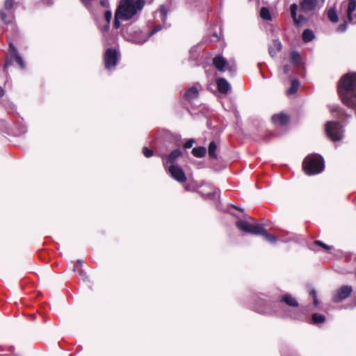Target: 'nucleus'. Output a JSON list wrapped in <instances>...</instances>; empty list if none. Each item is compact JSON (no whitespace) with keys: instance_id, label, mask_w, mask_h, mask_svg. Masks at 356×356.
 Here are the masks:
<instances>
[{"instance_id":"37","label":"nucleus","mask_w":356,"mask_h":356,"mask_svg":"<svg viewBox=\"0 0 356 356\" xmlns=\"http://www.w3.org/2000/svg\"><path fill=\"white\" fill-rule=\"evenodd\" d=\"M194 143H195V140H194V139H189V140H188L185 143V144H184V147H185L186 149H189V148H191V147L193 146V145Z\"/></svg>"},{"instance_id":"41","label":"nucleus","mask_w":356,"mask_h":356,"mask_svg":"<svg viewBox=\"0 0 356 356\" xmlns=\"http://www.w3.org/2000/svg\"><path fill=\"white\" fill-rule=\"evenodd\" d=\"M4 95L3 89L0 86V97H3Z\"/></svg>"},{"instance_id":"11","label":"nucleus","mask_w":356,"mask_h":356,"mask_svg":"<svg viewBox=\"0 0 356 356\" xmlns=\"http://www.w3.org/2000/svg\"><path fill=\"white\" fill-rule=\"evenodd\" d=\"M201 89V86L200 84H195L192 87H190L184 94L185 97L189 100H193L197 98L199 95V91Z\"/></svg>"},{"instance_id":"16","label":"nucleus","mask_w":356,"mask_h":356,"mask_svg":"<svg viewBox=\"0 0 356 356\" xmlns=\"http://www.w3.org/2000/svg\"><path fill=\"white\" fill-rule=\"evenodd\" d=\"M282 49V44L278 40L273 42V44L268 47V52L271 57H275L276 54Z\"/></svg>"},{"instance_id":"4","label":"nucleus","mask_w":356,"mask_h":356,"mask_svg":"<svg viewBox=\"0 0 356 356\" xmlns=\"http://www.w3.org/2000/svg\"><path fill=\"white\" fill-rule=\"evenodd\" d=\"M356 0H345L340 5V13L346 17L347 21L350 24L356 23Z\"/></svg>"},{"instance_id":"19","label":"nucleus","mask_w":356,"mask_h":356,"mask_svg":"<svg viewBox=\"0 0 356 356\" xmlns=\"http://www.w3.org/2000/svg\"><path fill=\"white\" fill-rule=\"evenodd\" d=\"M258 235L264 236L266 240L271 243H275L277 241V238L275 236L268 234L266 231L263 225H261V231Z\"/></svg>"},{"instance_id":"23","label":"nucleus","mask_w":356,"mask_h":356,"mask_svg":"<svg viewBox=\"0 0 356 356\" xmlns=\"http://www.w3.org/2000/svg\"><path fill=\"white\" fill-rule=\"evenodd\" d=\"M216 149H217V145L216 144V143L214 141H211L209 143V148H208L209 155L211 158H212V159L217 158V154L216 153Z\"/></svg>"},{"instance_id":"6","label":"nucleus","mask_w":356,"mask_h":356,"mask_svg":"<svg viewBox=\"0 0 356 356\" xmlns=\"http://www.w3.org/2000/svg\"><path fill=\"white\" fill-rule=\"evenodd\" d=\"M236 225L241 231L254 235H258L261 231V224H252L243 220H238Z\"/></svg>"},{"instance_id":"7","label":"nucleus","mask_w":356,"mask_h":356,"mask_svg":"<svg viewBox=\"0 0 356 356\" xmlns=\"http://www.w3.org/2000/svg\"><path fill=\"white\" fill-rule=\"evenodd\" d=\"M118 61V53L115 49H108L104 54L105 68L108 70L113 69Z\"/></svg>"},{"instance_id":"44","label":"nucleus","mask_w":356,"mask_h":356,"mask_svg":"<svg viewBox=\"0 0 356 356\" xmlns=\"http://www.w3.org/2000/svg\"><path fill=\"white\" fill-rule=\"evenodd\" d=\"M257 311H258V312H261V313L265 312V311H264V310L259 309H258V310H257Z\"/></svg>"},{"instance_id":"9","label":"nucleus","mask_w":356,"mask_h":356,"mask_svg":"<svg viewBox=\"0 0 356 356\" xmlns=\"http://www.w3.org/2000/svg\"><path fill=\"white\" fill-rule=\"evenodd\" d=\"M168 171L170 176L178 182L184 183L186 180L184 170L178 165H172L169 166Z\"/></svg>"},{"instance_id":"30","label":"nucleus","mask_w":356,"mask_h":356,"mask_svg":"<svg viewBox=\"0 0 356 356\" xmlns=\"http://www.w3.org/2000/svg\"><path fill=\"white\" fill-rule=\"evenodd\" d=\"M16 62L18 63V65L20 66L21 68L24 69L25 67V63L21 57V56L19 54H15V56H14Z\"/></svg>"},{"instance_id":"18","label":"nucleus","mask_w":356,"mask_h":356,"mask_svg":"<svg viewBox=\"0 0 356 356\" xmlns=\"http://www.w3.org/2000/svg\"><path fill=\"white\" fill-rule=\"evenodd\" d=\"M181 155V152L179 149H175L172 151L170 154L168 156L167 161H163V165L165 168H166L167 163H174L177 159H178Z\"/></svg>"},{"instance_id":"33","label":"nucleus","mask_w":356,"mask_h":356,"mask_svg":"<svg viewBox=\"0 0 356 356\" xmlns=\"http://www.w3.org/2000/svg\"><path fill=\"white\" fill-rule=\"evenodd\" d=\"M309 293L313 296L314 305L317 306L318 305V299H317L316 291L314 289H312L309 291Z\"/></svg>"},{"instance_id":"20","label":"nucleus","mask_w":356,"mask_h":356,"mask_svg":"<svg viewBox=\"0 0 356 356\" xmlns=\"http://www.w3.org/2000/svg\"><path fill=\"white\" fill-rule=\"evenodd\" d=\"M207 149L204 147H195L192 150V154L197 158L204 157L206 155Z\"/></svg>"},{"instance_id":"2","label":"nucleus","mask_w":356,"mask_h":356,"mask_svg":"<svg viewBox=\"0 0 356 356\" xmlns=\"http://www.w3.org/2000/svg\"><path fill=\"white\" fill-rule=\"evenodd\" d=\"M318 0H300V13L298 14V6L292 3L290 6V14L293 23L296 26H300L303 23L307 22L317 6Z\"/></svg>"},{"instance_id":"21","label":"nucleus","mask_w":356,"mask_h":356,"mask_svg":"<svg viewBox=\"0 0 356 356\" xmlns=\"http://www.w3.org/2000/svg\"><path fill=\"white\" fill-rule=\"evenodd\" d=\"M327 17L332 22L337 23L339 21V17L334 8H331L328 10Z\"/></svg>"},{"instance_id":"5","label":"nucleus","mask_w":356,"mask_h":356,"mask_svg":"<svg viewBox=\"0 0 356 356\" xmlns=\"http://www.w3.org/2000/svg\"><path fill=\"white\" fill-rule=\"evenodd\" d=\"M325 131L327 136L332 141L341 140L343 137L342 126L337 122H328L325 125Z\"/></svg>"},{"instance_id":"38","label":"nucleus","mask_w":356,"mask_h":356,"mask_svg":"<svg viewBox=\"0 0 356 356\" xmlns=\"http://www.w3.org/2000/svg\"><path fill=\"white\" fill-rule=\"evenodd\" d=\"M315 243L317 244V245H321V247H323L324 249H325L327 250H330V246H328L327 245L325 244L324 243H323L321 241H316Z\"/></svg>"},{"instance_id":"8","label":"nucleus","mask_w":356,"mask_h":356,"mask_svg":"<svg viewBox=\"0 0 356 356\" xmlns=\"http://www.w3.org/2000/svg\"><path fill=\"white\" fill-rule=\"evenodd\" d=\"M353 292V288L351 286L346 285L341 286L340 289L337 290L332 296V300L334 302H339L346 299Z\"/></svg>"},{"instance_id":"24","label":"nucleus","mask_w":356,"mask_h":356,"mask_svg":"<svg viewBox=\"0 0 356 356\" xmlns=\"http://www.w3.org/2000/svg\"><path fill=\"white\" fill-rule=\"evenodd\" d=\"M260 16L264 20H271V15L268 8L263 7L260 10Z\"/></svg>"},{"instance_id":"27","label":"nucleus","mask_w":356,"mask_h":356,"mask_svg":"<svg viewBox=\"0 0 356 356\" xmlns=\"http://www.w3.org/2000/svg\"><path fill=\"white\" fill-rule=\"evenodd\" d=\"M298 87H299V81L297 79H293L291 81V87L288 90L287 92L289 94H293V93L296 92V90H298Z\"/></svg>"},{"instance_id":"40","label":"nucleus","mask_w":356,"mask_h":356,"mask_svg":"<svg viewBox=\"0 0 356 356\" xmlns=\"http://www.w3.org/2000/svg\"><path fill=\"white\" fill-rule=\"evenodd\" d=\"M289 70H290L289 65H284L283 67V71H284V73H285V74H287L289 72Z\"/></svg>"},{"instance_id":"17","label":"nucleus","mask_w":356,"mask_h":356,"mask_svg":"<svg viewBox=\"0 0 356 356\" xmlns=\"http://www.w3.org/2000/svg\"><path fill=\"white\" fill-rule=\"evenodd\" d=\"M280 302H284L286 305L292 307H297L298 306L297 300L290 294L284 295L280 300Z\"/></svg>"},{"instance_id":"15","label":"nucleus","mask_w":356,"mask_h":356,"mask_svg":"<svg viewBox=\"0 0 356 356\" xmlns=\"http://www.w3.org/2000/svg\"><path fill=\"white\" fill-rule=\"evenodd\" d=\"M96 0H81V2L83 5L88 10H90L92 8L93 3ZM99 1V4L104 8L108 7V0H98Z\"/></svg>"},{"instance_id":"25","label":"nucleus","mask_w":356,"mask_h":356,"mask_svg":"<svg viewBox=\"0 0 356 356\" xmlns=\"http://www.w3.org/2000/svg\"><path fill=\"white\" fill-rule=\"evenodd\" d=\"M291 62L294 65H298L300 63V56L296 51H293L291 53L290 57Z\"/></svg>"},{"instance_id":"39","label":"nucleus","mask_w":356,"mask_h":356,"mask_svg":"<svg viewBox=\"0 0 356 356\" xmlns=\"http://www.w3.org/2000/svg\"><path fill=\"white\" fill-rule=\"evenodd\" d=\"M12 64V62L10 60H6L5 62V64H4V70H7V69Z\"/></svg>"},{"instance_id":"43","label":"nucleus","mask_w":356,"mask_h":356,"mask_svg":"<svg viewBox=\"0 0 356 356\" xmlns=\"http://www.w3.org/2000/svg\"><path fill=\"white\" fill-rule=\"evenodd\" d=\"M108 29H109V24H107L104 26V30H105V31H107Z\"/></svg>"},{"instance_id":"10","label":"nucleus","mask_w":356,"mask_h":356,"mask_svg":"<svg viewBox=\"0 0 356 356\" xmlns=\"http://www.w3.org/2000/svg\"><path fill=\"white\" fill-rule=\"evenodd\" d=\"M162 26L161 25H157L156 26L153 30H152L149 33H144L143 32H139L138 34L139 35L140 38H136L134 40V42L137 44H143L145 42L147 41V38L150 36H152V35H154V33H156V32L159 31L161 29Z\"/></svg>"},{"instance_id":"13","label":"nucleus","mask_w":356,"mask_h":356,"mask_svg":"<svg viewBox=\"0 0 356 356\" xmlns=\"http://www.w3.org/2000/svg\"><path fill=\"white\" fill-rule=\"evenodd\" d=\"M213 64L219 71L224 72L227 63L222 56H216L213 59Z\"/></svg>"},{"instance_id":"34","label":"nucleus","mask_w":356,"mask_h":356,"mask_svg":"<svg viewBox=\"0 0 356 356\" xmlns=\"http://www.w3.org/2000/svg\"><path fill=\"white\" fill-rule=\"evenodd\" d=\"M143 153L146 157H150L153 155V152L152 150L149 149L147 147H145L143 149Z\"/></svg>"},{"instance_id":"32","label":"nucleus","mask_w":356,"mask_h":356,"mask_svg":"<svg viewBox=\"0 0 356 356\" xmlns=\"http://www.w3.org/2000/svg\"><path fill=\"white\" fill-rule=\"evenodd\" d=\"M348 23H349L347 19L344 21V22L339 25L337 29V31L339 32H344L346 31L348 28Z\"/></svg>"},{"instance_id":"42","label":"nucleus","mask_w":356,"mask_h":356,"mask_svg":"<svg viewBox=\"0 0 356 356\" xmlns=\"http://www.w3.org/2000/svg\"><path fill=\"white\" fill-rule=\"evenodd\" d=\"M337 111L338 113H341V111L338 109V108H335L334 109H332V112Z\"/></svg>"},{"instance_id":"29","label":"nucleus","mask_w":356,"mask_h":356,"mask_svg":"<svg viewBox=\"0 0 356 356\" xmlns=\"http://www.w3.org/2000/svg\"><path fill=\"white\" fill-rule=\"evenodd\" d=\"M160 17L163 22H165L167 18L168 10L164 6H161L159 8Z\"/></svg>"},{"instance_id":"46","label":"nucleus","mask_w":356,"mask_h":356,"mask_svg":"<svg viewBox=\"0 0 356 356\" xmlns=\"http://www.w3.org/2000/svg\"><path fill=\"white\" fill-rule=\"evenodd\" d=\"M185 188H186V190H188V186H185Z\"/></svg>"},{"instance_id":"22","label":"nucleus","mask_w":356,"mask_h":356,"mask_svg":"<svg viewBox=\"0 0 356 356\" xmlns=\"http://www.w3.org/2000/svg\"><path fill=\"white\" fill-rule=\"evenodd\" d=\"M302 40L305 42H309L314 38L313 31L309 29H305L302 33Z\"/></svg>"},{"instance_id":"12","label":"nucleus","mask_w":356,"mask_h":356,"mask_svg":"<svg viewBox=\"0 0 356 356\" xmlns=\"http://www.w3.org/2000/svg\"><path fill=\"white\" fill-rule=\"evenodd\" d=\"M217 87L220 92L223 94L228 93L231 90L230 84L224 78H219L217 79Z\"/></svg>"},{"instance_id":"35","label":"nucleus","mask_w":356,"mask_h":356,"mask_svg":"<svg viewBox=\"0 0 356 356\" xmlns=\"http://www.w3.org/2000/svg\"><path fill=\"white\" fill-rule=\"evenodd\" d=\"M9 54L11 56H15V54H18L17 49L13 44H10Z\"/></svg>"},{"instance_id":"3","label":"nucleus","mask_w":356,"mask_h":356,"mask_svg":"<svg viewBox=\"0 0 356 356\" xmlns=\"http://www.w3.org/2000/svg\"><path fill=\"white\" fill-rule=\"evenodd\" d=\"M303 169L307 175H313L321 172L324 169V161L318 154L307 156L303 161Z\"/></svg>"},{"instance_id":"36","label":"nucleus","mask_w":356,"mask_h":356,"mask_svg":"<svg viewBox=\"0 0 356 356\" xmlns=\"http://www.w3.org/2000/svg\"><path fill=\"white\" fill-rule=\"evenodd\" d=\"M104 17H105V19L107 22V23L109 24L111 20V18H112L111 12L110 10L106 11V13L104 14Z\"/></svg>"},{"instance_id":"31","label":"nucleus","mask_w":356,"mask_h":356,"mask_svg":"<svg viewBox=\"0 0 356 356\" xmlns=\"http://www.w3.org/2000/svg\"><path fill=\"white\" fill-rule=\"evenodd\" d=\"M14 5V1L13 0H6L4 3V8L7 10H10L13 8Z\"/></svg>"},{"instance_id":"28","label":"nucleus","mask_w":356,"mask_h":356,"mask_svg":"<svg viewBox=\"0 0 356 356\" xmlns=\"http://www.w3.org/2000/svg\"><path fill=\"white\" fill-rule=\"evenodd\" d=\"M0 17L1 20L6 24L11 23L13 19V15L7 16L6 13L3 11L0 12Z\"/></svg>"},{"instance_id":"26","label":"nucleus","mask_w":356,"mask_h":356,"mask_svg":"<svg viewBox=\"0 0 356 356\" xmlns=\"http://www.w3.org/2000/svg\"><path fill=\"white\" fill-rule=\"evenodd\" d=\"M325 321V316L318 314H314L312 315V321L314 324L322 323Z\"/></svg>"},{"instance_id":"14","label":"nucleus","mask_w":356,"mask_h":356,"mask_svg":"<svg viewBox=\"0 0 356 356\" xmlns=\"http://www.w3.org/2000/svg\"><path fill=\"white\" fill-rule=\"evenodd\" d=\"M272 121L275 124L284 125L289 121L288 115L284 113H280L272 116Z\"/></svg>"},{"instance_id":"45","label":"nucleus","mask_w":356,"mask_h":356,"mask_svg":"<svg viewBox=\"0 0 356 356\" xmlns=\"http://www.w3.org/2000/svg\"><path fill=\"white\" fill-rule=\"evenodd\" d=\"M78 263H79L80 264H82V261L81 260H78Z\"/></svg>"},{"instance_id":"1","label":"nucleus","mask_w":356,"mask_h":356,"mask_svg":"<svg viewBox=\"0 0 356 356\" xmlns=\"http://www.w3.org/2000/svg\"><path fill=\"white\" fill-rule=\"evenodd\" d=\"M144 0H121L115 13L114 26L120 27V20H128L144 6Z\"/></svg>"}]
</instances>
